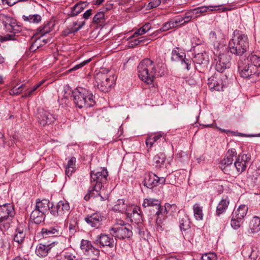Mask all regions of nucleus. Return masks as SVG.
Here are the masks:
<instances>
[{"instance_id": "obj_1", "label": "nucleus", "mask_w": 260, "mask_h": 260, "mask_svg": "<svg viewBox=\"0 0 260 260\" xmlns=\"http://www.w3.org/2000/svg\"><path fill=\"white\" fill-rule=\"evenodd\" d=\"M238 69L241 77L255 82L260 78V57L253 53L249 54L238 62Z\"/></svg>"}, {"instance_id": "obj_2", "label": "nucleus", "mask_w": 260, "mask_h": 260, "mask_svg": "<svg viewBox=\"0 0 260 260\" xmlns=\"http://www.w3.org/2000/svg\"><path fill=\"white\" fill-rule=\"evenodd\" d=\"M249 42L247 35L239 30L234 31L228 43L229 51L236 56H241L249 50Z\"/></svg>"}, {"instance_id": "obj_3", "label": "nucleus", "mask_w": 260, "mask_h": 260, "mask_svg": "<svg viewBox=\"0 0 260 260\" xmlns=\"http://www.w3.org/2000/svg\"><path fill=\"white\" fill-rule=\"evenodd\" d=\"M73 101L79 108H90L95 104L93 94L88 89L77 87L72 91Z\"/></svg>"}, {"instance_id": "obj_4", "label": "nucleus", "mask_w": 260, "mask_h": 260, "mask_svg": "<svg viewBox=\"0 0 260 260\" xmlns=\"http://www.w3.org/2000/svg\"><path fill=\"white\" fill-rule=\"evenodd\" d=\"M139 78L147 84H152L156 75L155 63L149 58L142 60L138 66Z\"/></svg>"}, {"instance_id": "obj_5", "label": "nucleus", "mask_w": 260, "mask_h": 260, "mask_svg": "<svg viewBox=\"0 0 260 260\" xmlns=\"http://www.w3.org/2000/svg\"><path fill=\"white\" fill-rule=\"evenodd\" d=\"M0 20L5 27L6 31L11 33L7 34L4 38L3 40H16L15 36L22 31V27L18 24L16 19L12 17L4 14H0Z\"/></svg>"}, {"instance_id": "obj_6", "label": "nucleus", "mask_w": 260, "mask_h": 260, "mask_svg": "<svg viewBox=\"0 0 260 260\" xmlns=\"http://www.w3.org/2000/svg\"><path fill=\"white\" fill-rule=\"evenodd\" d=\"M95 81L97 88L102 92H109L115 83L116 78L114 75H110L109 71L106 73L99 72L95 75Z\"/></svg>"}, {"instance_id": "obj_7", "label": "nucleus", "mask_w": 260, "mask_h": 260, "mask_svg": "<svg viewBox=\"0 0 260 260\" xmlns=\"http://www.w3.org/2000/svg\"><path fill=\"white\" fill-rule=\"evenodd\" d=\"M15 214L14 207L11 204L0 205V230L1 231H6L10 228Z\"/></svg>"}, {"instance_id": "obj_8", "label": "nucleus", "mask_w": 260, "mask_h": 260, "mask_svg": "<svg viewBox=\"0 0 260 260\" xmlns=\"http://www.w3.org/2000/svg\"><path fill=\"white\" fill-rule=\"evenodd\" d=\"M108 172L105 168H100L90 172V185L95 190H101L107 183Z\"/></svg>"}, {"instance_id": "obj_9", "label": "nucleus", "mask_w": 260, "mask_h": 260, "mask_svg": "<svg viewBox=\"0 0 260 260\" xmlns=\"http://www.w3.org/2000/svg\"><path fill=\"white\" fill-rule=\"evenodd\" d=\"M110 234L115 239L120 240L130 238L133 233L131 229V225L125 223L123 221H120V222L114 224L110 230Z\"/></svg>"}, {"instance_id": "obj_10", "label": "nucleus", "mask_w": 260, "mask_h": 260, "mask_svg": "<svg viewBox=\"0 0 260 260\" xmlns=\"http://www.w3.org/2000/svg\"><path fill=\"white\" fill-rule=\"evenodd\" d=\"M70 211L69 204L66 201H60L56 205H52L50 209V213L55 217H62L68 215Z\"/></svg>"}, {"instance_id": "obj_11", "label": "nucleus", "mask_w": 260, "mask_h": 260, "mask_svg": "<svg viewBox=\"0 0 260 260\" xmlns=\"http://www.w3.org/2000/svg\"><path fill=\"white\" fill-rule=\"evenodd\" d=\"M237 155L236 151L235 149L229 150L225 157L220 161V168L224 173L230 174L232 171L231 168H233V158Z\"/></svg>"}, {"instance_id": "obj_12", "label": "nucleus", "mask_w": 260, "mask_h": 260, "mask_svg": "<svg viewBox=\"0 0 260 260\" xmlns=\"http://www.w3.org/2000/svg\"><path fill=\"white\" fill-rule=\"evenodd\" d=\"M193 61L196 69L199 72L204 73L207 70L209 59L205 52L196 53Z\"/></svg>"}, {"instance_id": "obj_13", "label": "nucleus", "mask_w": 260, "mask_h": 260, "mask_svg": "<svg viewBox=\"0 0 260 260\" xmlns=\"http://www.w3.org/2000/svg\"><path fill=\"white\" fill-rule=\"evenodd\" d=\"M165 182V178L159 177L155 174L149 173L145 175L144 180V185L151 189L158 184H164Z\"/></svg>"}, {"instance_id": "obj_14", "label": "nucleus", "mask_w": 260, "mask_h": 260, "mask_svg": "<svg viewBox=\"0 0 260 260\" xmlns=\"http://www.w3.org/2000/svg\"><path fill=\"white\" fill-rule=\"evenodd\" d=\"M36 116L38 122L43 126L51 124L56 119L54 116L43 109L38 110Z\"/></svg>"}, {"instance_id": "obj_15", "label": "nucleus", "mask_w": 260, "mask_h": 260, "mask_svg": "<svg viewBox=\"0 0 260 260\" xmlns=\"http://www.w3.org/2000/svg\"><path fill=\"white\" fill-rule=\"evenodd\" d=\"M250 159L249 155L243 153L238 155L234 164V167L236 169L238 174H241L246 170L247 164Z\"/></svg>"}, {"instance_id": "obj_16", "label": "nucleus", "mask_w": 260, "mask_h": 260, "mask_svg": "<svg viewBox=\"0 0 260 260\" xmlns=\"http://www.w3.org/2000/svg\"><path fill=\"white\" fill-rule=\"evenodd\" d=\"M104 216L100 212H94L87 215L84 218L86 222L92 228H99L102 224Z\"/></svg>"}, {"instance_id": "obj_17", "label": "nucleus", "mask_w": 260, "mask_h": 260, "mask_svg": "<svg viewBox=\"0 0 260 260\" xmlns=\"http://www.w3.org/2000/svg\"><path fill=\"white\" fill-rule=\"evenodd\" d=\"M94 244L101 247L105 246L113 247L115 245L113 238H111L105 234H101L98 236L94 241Z\"/></svg>"}, {"instance_id": "obj_18", "label": "nucleus", "mask_w": 260, "mask_h": 260, "mask_svg": "<svg viewBox=\"0 0 260 260\" xmlns=\"http://www.w3.org/2000/svg\"><path fill=\"white\" fill-rule=\"evenodd\" d=\"M132 212L127 213V216L131 219L132 222H133L137 224H139L142 223V214L140 207L137 206H132L131 207Z\"/></svg>"}, {"instance_id": "obj_19", "label": "nucleus", "mask_w": 260, "mask_h": 260, "mask_svg": "<svg viewBox=\"0 0 260 260\" xmlns=\"http://www.w3.org/2000/svg\"><path fill=\"white\" fill-rule=\"evenodd\" d=\"M54 246V243L50 244L39 243L36 248V254L40 257H44L48 254Z\"/></svg>"}, {"instance_id": "obj_20", "label": "nucleus", "mask_w": 260, "mask_h": 260, "mask_svg": "<svg viewBox=\"0 0 260 260\" xmlns=\"http://www.w3.org/2000/svg\"><path fill=\"white\" fill-rule=\"evenodd\" d=\"M85 24V21H74L64 31L65 35L75 34L79 31Z\"/></svg>"}, {"instance_id": "obj_21", "label": "nucleus", "mask_w": 260, "mask_h": 260, "mask_svg": "<svg viewBox=\"0 0 260 260\" xmlns=\"http://www.w3.org/2000/svg\"><path fill=\"white\" fill-rule=\"evenodd\" d=\"M161 202L159 200L152 198L145 199L142 204V206L144 208L148 207L150 210H153L155 211L156 209L159 208Z\"/></svg>"}, {"instance_id": "obj_22", "label": "nucleus", "mask_w": 260, "mask_h": 260, "mask_svg": "<svg viewBox=\"0 0 260 260\" xmlns=\"http://www.w3.org/2000/svg\"><path fill=\"white\" fill-rule=\"evenodd\" d=\"M100 190H95L93 189L90 185L88 193L85 196L84 199L86 201H88L90 198L96 199L97 201H103L106 200L107 198L106 197H103L99 192Z\"/></svg>"}, {"instance_id": "obj_23", "label": "nucleus", "mask_w": 260, "mask_h": 260, "mask_svg": "<svg viewBox=\"0 0 260 260\" xmlns=\"http://www.w3.org/2000/svg\"><path fill=\"white\" fill-rule=\"evenodd\" d=\"M208 85L212 90L219 91L223 88L222 81L216 77L212 76L208 78Z\"/></svg>"}, {"instance_id": "obj_24", "label": "nucleus", "mask_w": 260, "mask_h": 260, "mask_svg": "<svg viewBox=\"0 0 260 260\" xmlns=\"http://www.w3.org/2000/svg\"><path fill=\"white\" fill-rule=\"evenodd\" d=\"M86 6L85 2H80L71 8V10L68 14V15L70 17H75L82 12Z\"/></svg>"}, {"instance_id": "obj_25", "label": "nucleus", "mask_w": 260, "mask_h": 260, "mask_svg": "<svg viewBox=\"0 0 260 260\" xmlns=\"http://www.w3.org/2000/svg\"><path fill=\"white\" fill-rule=\"evenodd\" d=\"M41 233L44 238H47L58 235L59 231L57 226H50L47 228H43Z\"/></svg>"}, {"instance_id": "obj_26", "label": "nucleus", "mask_w": 260, "mask_h": 260, "mask_svg": "<svg viewBox=\"0 0 260 260\" xmlns=\"http://www.w3.org/2000/svg\"><path fill=\"white\" fill-rule=\"evenodd\" d=\"M45 214L35 208L31 212L30 219L36 224H40L45 219Z\"/></svg>"}, {"instance_id": "obj_27", "label": "nucleus", "mask_w": 260, "mask_h": 260, "mask_svg": "<svg viewBox=\"0 0 260 260\" xmlns=\"http://www.w3.org/2000/svg\"><path fill=\"white\" fill-rule=\"evenodd\" d=\"M248 207L247 205H241L236 210H234L232 215L233 217L239 218L243 220L246 215Z\"/></svg>"}, {"instance_id": "obj_28", "label": "nucleus", "mask_w": 260, "mask_h": 260, "mask_svg": "<svg viewBox=\"0 0 260 260\" xmlns=\"http://www.w3.org/2000/svg\"><path fill=\"white\" fill-rule=\"evenodd\" d=\"M185 53L180 51L178 47L174 48L171 53V60L173 61H181L185 58Z\"/></svg>"}, {"instance_id": "obj_29", "label": "nucleus", "mask_w": 260, "mask_h": 260, "mask_svg": "<svg viewBox=\"0 0 260 260\" xmlns=\"http://www.w3.org/2000/svg\"><path fill=\"white\" fill-rule=\"evenodd\" d=\"M35 208L41 211L45 214V213L50 209L49 207V201L48 200H40L37 199L36 201V204Z\"/></svg>"}, {"instance_id": "obj_30", "label": "nucleus", "mask_w": 260, "mask_h": 260, "mask_svg": "<svg viewBox=\"0 0 260 260\" xmlns=\"http://www.w3.org/2000/svg\"><path fill=\"white\" fill-rule=\"evenodd\" d=\"M201 14L221 10L222 12H225L229 10L227 8L222 7V5L201 6L199 7Z\"/></svg>"}, {"instance_id": "obj_31", "label": "nucleus", "mask_w": 260, "mask_h": 260, "mask_svg": "<svg viewBox=\"0 0 260 260\" xmlns=\"http://www.w3.org/2000/svg\"><path fill=\"white\" fill-rule=\"evenodd\" d=\"M54 26V24L52 22H48L44 24L43 26H40L37 29V34L40 35V37L44 36L45 34H48L52 31Z\"/></svg>"}, {"instance_id": "obj_32", "label": "nucleus", "mask_w": 260, "mask_h": 260, "mask_svg": "<svg viewBox=\"0 0 260 260\" xmlns=\"http://www.w3.org/2000/svg\"><path fill=\"white\" fill-rule=\"evenodd\" d=\"M230 203L228 198L222 199L218 203L216 211V215L219 216L220 214L225 212Z\"/></svg>"}, {"instance_id": "obj_33", "label": "nucleus", "mask_w": 260, "mask_h": 260, "mask_svg": "<svg viewBox=\"0 0 260 260\" xmlns=\"http://www.w3.org/2000/svg\"><path fill=\"white\" fill-rule=\"evenodd\" d=\"M190 222L188 216L185 214L180 215L179 227L182 232H185L189 230L190 228Z\"/></svg>"}, {"instance_id": "obj_34", "label": "nucleus", "mask_w": 260, "mask_h": 260, "mask_svg": "<svg viewBox=\"0 0 260 260\" xmlns=\"http://www.w3.org/2000/svg\"><path fill=\"white\" fill-rule=\"evenodd\" d=\"M76 159L75 157H72L68 161L66 166V175L69 177L75 171Z\"/></svg>"}, {"instance_id": "obj_35", "label": "nucleus", "mask_w": 260, "mask_h": 260, "mask_svg": "<svg viewBox=\"0 0 260 260\" xmlns=\"http://www.w3.org/2000/svg\"><path fill=\"white\" fill-rule=\"evenodd\" d=\"M113 210L114 211L123 213L125 212L127 209V205L125 203L122 199H119L116 202L115 205L113 207Z\"/></svg>"}, {"instance_id": "obj_36", "label": "nucleus", "mask_w": 260, "mask_h": 260, "mask_svg": "<svg viewBox=\"0 0 260 260\" xmlns=\"http://www.w3.org/2000/svg\"><path fill=\"white\" fill-rule=\"evenodd\" d=\"M60 258H57L56 260H83L79 256H77L74 253L66 250L60 255Z\"/></svg>"}, {"instance_id": "obj_37", "label": "nucleus", "mask_w": 260, "mask_h": 260, "mask_svg": "<svg viewBox=\"0 0 260 260\" xmlns=\"http://www.w3.org/2000/svg\"><path fill=\"white\" fill-rule=\"evenodd\" d=\"M151 28V25L150 23H146L141 27L137 29L133 34V35L130 37L128 39H131L133 38L137 37L138 36H141L143 34L147 32Z\"/></svg>"}, {"instance_id": "obj_38", "label": "nucleus", "mask_w": 260, "mask_h": 260, "mask_svg": "<svg viewBox=\"0 0 260 260\" xmlns=\"http://www.w3.org/2000/svg\"><path fill=\"white\" fill-rule=\"evenodd\" d=\"M162 137L160 133L151 134L146 139L145 143L147 147L151 148L153 144Z\"/></svg>"}, {"instance_id": "obj_39", "label": "nucleus", "mask_w": 260, "mask_h": 260, "mask_svg": "<svg viewBox=\"0 0 260 260\" xmlns=\"http://www.w3.org/2000/svg\"><path fill=\"white\" fill-rule=\"evenodd\" d=\"M247 249H245L242 253L247 255L251 260H256L258 256L257 248L254 247H247Z\"/></svg>"}, {"instance_id": "obj_40", "label": "nucleus", "mask_w": 260, "mask_h": 260, "mask_svg": "<svg viewBox=\"0 0 260 260\" xmlns=\"http://www.w3.org/2000/svg\"><path fill=\"white\" fill-rule=\"evenodd\" d=\"M166 160V156L164 153L160 152L153 157V161L156 167H161Z\"/></svg>"}, {"instance_id": "obj_41", "label": "nucleus", "mask_w": 260, "mask_h": 260, "mask_svg": "<svg viewBox=\"0 0 260 260\" xmlns=\"http://www.w3.org/2000/svg\"><path fill=\"white\" fill-rule=\"evenodd\" d=\"M193 214L195 218L201 220L203 218V207L199 204H195L193 206Z\"/></svg>"}, {"instance_id": "obj_42", "label": "nucleus", "mask_w": 260, "mask_h": 260, "mask_svg": "<svg viewBox=\"0 0 260 260\" xmlns=\"http://www.w3.org/2000/svg\"><path fill=\"white\" fill-rule=\"evenodd\" d=\"M22 18L25 21L36 24H38L42 20V17L39 14L29 15L28 16L23 15Z\"/></svg>"}, {"instance_id": "obj_43", "label": "nucleus", "mask_w": 260, "mask_h": 260, "mask_svg": "<svg viewBox=\"0 0 260 260\" xmlns=\"http://www.w3.org/2000/svg\"><path fill=\"white\" fill-rule=\"evenodd\" d=\"M260 219L255 216L251 221L250 223V229L252 233H256L260 231Z\"/></svg>"}, {"instance_id": "obj_44", "label": "nucleus", "mask_w": 260, "mask_h": 260, "mask_svg": "<svg viewBox=\"0 0 260 260\" xmlns=\"http://www.w3.org/2000/svg\"><path fill=\"white\" fill-rule=\"evenodd\" d=\"M223 54H219L218 56V60L215 65V69L218 72H223L227 68V63L222 61Z\"/></svg>"}, {"instance_id": "obj_45", "label": "nucleus", "mask_w": 260, "mask_h": 260, "mask_svg": "<svg viewBox=\"0 0 260 260\" xmlns=\"http://www.w3.org/2000/svg\"><path fill=\"white\" fill-rule=\"evenodd\" d=\"M93 22L103 25L105 23V14L103 12L97 13L93 18Z\"/></svg>"}, {"instance_id": "obj_46", "label": "nucleus", "mask_w": 260, "mask_h": 260, "mask_svg": "<svg viewBox=\"0 0 260 260\" xmlns=\"http://www.w3.org/2000/svg\"><path fill=\"white\" fill-rule=\"evenodd\" d=\"M16 233L14 236V240L19 244L22 243L24 240L25 234L20 229H17Z\"/></svg>"}, {"instance_id": "obj_47", "label": "nucleus", "mask_w": 260, "mask_h": 260, "mask_svg": "<svg viewBox=\"0 0 260 260\" xmlns=\"http://www.w3.org/2000/svg\"><path fill=\"white\" fill-rule=\"evenodd\" d=\"M24 87V85L23 84L18 87L14 86L9 89V93L11 95H17L22 92Z\"/></svg>"}, {"instance_id": "obj_48", "label": "nucleus", "mask_w": 260, "mask_h": 260, "mask_svg": "<svg viewBox=\"0 0 260 260\" xmlns=\"http://www.w3.org/2000/svg\"><path fill=\"white\" fill-rule=\"evenodd\" d=\"M232 219L231 224L232 228L235 230L238 229L241 225L242 224L243 220L235 217H233V215H232Z\"/></svg>"}, {"instance_id": "obj_49", "label": "nucleus", "mask_w": 260, "mask_h": 260, "mask_svg": "<svg viewBox=\"0 0 260 260\" xmlns=\"http://www.w3.org/2000/svg\"><path fill=\"white\" fill-rule=\"evenodd\" d=\"M92 245L90 241L86 240H82L81 242L80 247L82 250L85 252H90V250L92 248Z\"/></svg>"}, {"instance_id": "obj_50", "label": "nucleus", "mask_w": 260, "mask_h": 260, "mask_svg": "<svg viewBox=\"0 0 260 260\" xmlns=\"http://www.w3.org/2000/svg\"><path fill=\"white\" fill-rule=\"evenodd\" d=\"M174 27L175 26L173 24V23H172V21H170L164 23L162 27L160 28L157 31L159 32L166 31Z\"/></svg>"}, {"instance_id": "obj_51", "label": "nucleus", "mask_w": 260, "mask_h": 260, "mask_svg": "<svg viewBox=\"0 0 260 260\" xmlns=\"http://www.w3.org/2000/svg\"><path fill=\"white\" fill-rule=\"evenodd\" d=\"M182 17L183 22L180 24V26H183L186 23H187L189 22H190L191 19L193 17V16L192 14V13H190V11H189L185 14L184 16Z\"/></svg>"}, {"instance_id": "obj_52", "label": "nucleus", "mask_w": 260, "mask_h": 260, "mask_svg": "<svg viewBox=\"0 0 260 260\" xmlns=\"http://www.w3.org/2000/svg\"><path fill=\"white\" fill-rule=\"evenodd\" d=\"M202 260H217V255L214 252L206 253L202 256Z\"/></svg>"}, {"instance_id": "obj_53", "label": "nucleus", "mask_w": 260, "mask_h": 260, "mask_svg": "<svg viewBox=\"0 0 260 260\" xmlns=\"http://www.w3.org/2000/svg\"><path fill=\"white\" fill-rule=\"evenodd\" d=\"M168 213V211L167 210L166 207L161 206V204L159 205V207L158 209H156L155 211V214L158 217V218L160 217L161 215L164 216Z\"/></svg>"}, {"instance_id": "obj_54", "label": "nucleus", "mask_w": 260, "mask_h": 260, "mask_svg": "<svg viewBox=\"0 0 260 260\" xmlns=\"http://www.w3.org/2000/svg\"><path fill=\"white\" fill-rule=\"evenodd\" d=\"M88 254L91 257L92 259H96L100 255V250L92 246L90 250V252H88Z\"/></svg>"}, {"instance_id": "obj_55", "label": "nucleus", "mask_w": 260, "mask_h": 260, "mask_svg": "<svg viewBox=\"0 0 260 260\" xmlns=\"http://www.w3.org/2000/svg\"><path fill=\"white\" fill-rule=\"evenodd\" d=\"M78 225V219L77 217L72 219L69 223V230L70 232L73 233L76 231V228Z\"/></svg>"}, {"instance_id": "obj_56", "label": "nucleus", "mask_w": 260, "mask_h": 260, "mask_svg": "<svg viewBox=\"0 0 260 260\" xmlns=\"http://www.w3.org/2000/svg\"><path fill=\"white\" fill-rule=\"evenodd\" d=\"M90 61H91V59H88L82 61V62L74 66L73 67H72L70 70V71H76L77 70H78L79 69H80V68L83 67V66H84L85 65H86L87 63H89Z\"/></svg>"}, {"instance_id": "obj_57", "label": "nucleus", "mask_w": 260, "mask_h": 260, "mask_svg": "<svg viewBox=\"0 0 260 260\" xmlns=\"http://www.w3.org/2000/svg\"><path fill=\"white\" fill-rule=\"evenodd\" d=\"M137 225H138L137 229H138V233H139V235L142 238H145V235L147 233V231L145 230V228L143 226V224L142 223H140L139 224H137Z\"/></svg>"}, {"instance_id": "obj_58", "label": "nucleus", "mask_w": 260, "mask_h": 260, "mask_svg": "<svg viewBox=\"0 0 260 260\" xmlns=\"http://www.w3.org/2000/svg\"><path fill=\"white\" fill-rule=\"evenodd\" d=\"M160 0H152L149 3L148 7H149V9L156 8L160 5Z\"/></svg>"}, {"instance_id": "obj_59", "label": "nucleus", "mask_w": 260, "mask_h": 260, "mask_svg": "<svg viewBox=\"0 0 260 260\" xmlns=\"http://www.w3.org/2000/svg\"><path fill=\"white\" fill-rule=\"evenodd\" d=\"M171 21L172 23H173L175 27H176L178 26L179 23H181L182 22H183V17L181 16H177L174 20Z\"/></svg>"}, {"instance_id": "obj_60", "label": "nucleus", "mask_w": 260, "mask_h": 260, "mask_svg": "<svg viewBox=\"0 0 260 260\" xmlns=\"http://www.w3.org/2000/svg\"><path fill=\"white\" fill-rule=\"evenodd\" d=\"M191 63V60L190 58H185L183 61L181 62V64L182 65L185 66V68L187 70H189L190 69V65Z\"/></svg>"}, {"instance_id": "obj_61", "label": "nucleus", "mask_w": 260, "mask_h": 260, "mask_svg": "<svg viewBox=\"0 0 260 260\" xmlns=\"http://www.w3.org/2000/svg\"><path fill=\"white\" fill-rule=\"evenodd\" d=\"M139 45V42H138L137 39L131 40L128 42L127 46L129 48H134Z\"/></svg>"}, {"instance_id": "obj_62", "label": "nucleus", "mask_w": 260, "mask_h": 260, "mask_svg": "<svg viewBox=\"0 0 260 260\" xmlns=\"http://www.w3.org/2000/svg\"><path fill=\"white\" fill-rule=\"evenodd\" d=\"M190 11V13H192L193 17H197L199 16L201 14L199 7L193 9L192 10H191Z\"/></svg>"}, {"instance_id": "obj_63", "label": "nucleus", "mask_w": 260, "mask_h": 260, "mask_svg": "<svg viewBox=\"0 0 260 260\" xmlns=\"http://www.w3.org/2000/svg\"><path fill=\"white\" fill-rule=\"evenodd\" d=\"M137 40L138 42H139V44H140L141 43H145L146 42H147V41L150 40V39L148 37L144 36V37H140V38L137 39Z\"/></svg>"}, {"instance_id": "obj_64", "label": "nucleus", "mask_w": 260, "mask_h": 260, "mask_svg": "<svg viewBox=\"0 0 260 260\" xmlns=\"http://www.w3.org/2000/svg\"><path fill=\"white\" fill-rule=\"evenodd\" d=\"M92 10L90 9L86 11L83 14V18L85 19H87L89 18V17L92 15Z\"/></svg>"}]
</instances>
